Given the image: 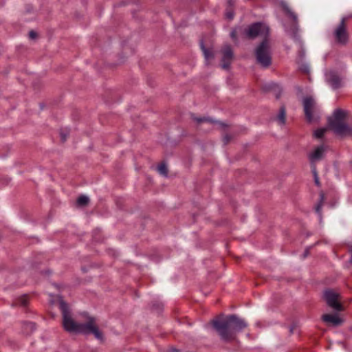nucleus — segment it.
Masks as SVG:
<instances>
[{
	"label": "nucleus",
	"instance_id": "1a4fd4ad",
	"mask_svg": "<svg viewBox=\"0 0 352 352\" xmlns=\"http://www.w3.org/2000/svg\"><path fill=\"white\" fill-rule=\"evenodd\" d=\"M222 54L221 67L223 69H228L233 57V52L231 47L229 45H226L222 49Z\"/></svg>",
	"mask_w": 352,
	"mask_h": 352
},
{
	"label": "nucleus",
	"instance_id": "4be33fe9",
	"mask_svg": "<svg viewBox=\"0 0 352 352\" xmlns=\"http://www.w3.org/2000/svg\"><path fill=\"white\" fill-rule=\"evenodd\" d=\"M60 139L63 142H65L67 136H68V131L66 130L65 131L61 130L60 132Z\"/></svg>",
	"mask_w": 352,
	"mask_h": 352
},
{
	"label": "nucleus",
	"instance_id": "b1692460",
	"mask_svg": "<svg viewBox=\"0 0 352 352\" xmlns=\"http://www.w3.org/2000/svg\"><path fill=\"white\" fill-rule=\"evenodd\" d=\"M226 16L229 20H232L234 18V12L232 10H228L226 13Z\"/></svg>",
	"mask_w": 352,
	"mask_h": 352
},
{
	"label": "nucleus",
	"instance_id": "7ed1b4c3",
	"mask_svg": "<svg viewBox=\"0 0 352 352\" xmlns=\"http://www.w3.org/2000/svg\"><path fill=\"white\" fill-rule=\"evenodd\" d=\"M212 325L224 341L234 338V331H240L247 327L245 321L236 315L228 316L226 318H217Z\"/></svg>",
	"mask_w": 352,
	"mask_h": 352
},
{
	"label": "nucleus",
	"instance_id": "4468645a",
	"mask_svg": "<svg viewBox=\"0 0 352 352\" xmlns=\"http://www.w3.org/2000/svg\"><path fill=\"white\" fill-rule=\"evenodd\" d=\"M201 48L202 50L206 62H208L210 59H212L214 58L213 53L208 50L207 48H206L203 42L201 43Z\"/></svg>",
	"mask_w": 352,
	"mask_h": 352
},
{
	"label": "nucleus",
	"instance_id": "5701e85b",
	"mask_svg": "<svg viewBox=\"0 0 352 352\" xmlns=\"http://www.w3.org/2000/svg\"><path fill=\"white\" fill-rule=\"evenodd\" d=\"M299 69L304 73H308L309 72V66L307 64H303L299 67Z\"/></svg>",
	"mask_w": 352,
	"mask_h": 352
},
{
	"label": "nucleus",
	"instance_id": "bb28decb",
	"mask_svg": "<svg viewBox=\"0 0 352 352\" xmlns=\"http://www.w3.org/2000/svg\"><path fill=\"white\" fill-rule=\"evenodd\" d=\"M26 325H27V327H29L30 329H34V328H35V325H34V323H32V322H28V323L26 324Z\"/></svg>",
	"mask_w": 352,
	"mask_h": 352
},
{
	"label": "nucleus",
	"instance_id": "c756f323",
	"mask_svg": "<svg viewBox=\"0 0 352 352\" xmlns=\"http://www.w3.org/2000/svg\"><path fill=\"white\" fill-rule=\"evenodd\" d=\"M290 332L292 333L293 332V327H291L290 328Z\"/></svg>",
	"mask_w": 352,
	"mask_h": 352
},
{
	"label": "nucleus",
	"instance_id": "f257e3e1",
	"mask_svg": "<svg viewBox=\"0 0 352 352\" xmlns=\"http://www.w3.org/2000/svg\"><path fill=\"white\" fill-rule=\"evenodd\" d=\"M59 306L63 314V324L67 331L85 335L93 334L96 338L102 339V333L97 327L94 318L88 317L85 323L76 322L72 318L69 307L65 301L60 300Z\"/></svg>",
	"mask_w": 352,
	"mask_h": 352
},
{
	"label": "nucleus",
	"instance_id": "423d86ee",
	"mask_svg": "<svg viewBox=\"0 0 352 352\" xmlns=\"http://www.w3.org/2000/svg\"><path fill=\"white\" fill-rule=\"evenodd\" d=\"M324 298L329 307L336 311L342 310V306L338 302L339 295L337 293L331 289H327L324 292Z\"/></svg>",
	"mask_w": 352,
	"mask_h": 352
},
{
	"label": "nucleus",
	"instance_id": "f8f14e48",
	"mask_svg": "<svg viewBox=\"0 0 352 352\" xmlns=\"http://www.w3.org/2000/svg\"><path fill=\"white\" fill-rule=\"evenodd\" d=\"M322 320L328 323H331L335 326L342 323V320L338 317V314H324L322 316Z\"/></svg>",
	"mask_w": 352,
	"mask_h": 352
},
{
	"label": "nucleus",
	"instance_id": "f03ea898",
	"mask_svg": "<svg viewBox=\"0 0 352 352\" xmlns=\"http://www.w3.org/2000/svg\"><path fill=\"white\" fill-rule=\"evenodd\" d=\"M247 36L254 38L256 36H263L265 39L255 50V56L257 63L263 67H267L271 64V53L270 45L266 37L269 34V28L263 23L252 24L245 30Z\"/></svg>",
	"mask_w": 352,
	"mask_h": 352
},
{
	"label": "nucleus",
	"instance_id": "2eb2a0df",
	"mask_svg": "<svg viewBox=\"0 0 352 352\" xmlns=\"http://www.w3.org/2000/svg\"><path fill=\"white\" fill-rule=\"evenodd\" d=\"M277 120L280 125H283L285 123V109L284 107L280 108L277 116Z\"/></svg>",
	"mask_w": 352,
	"mask_h": 352
},
{
	"label": "nucleus",
	"instance_id": "6ab92c4d",
	"mask_svg": "<svg viewBox=\"0 0 352 352\" xmlns=\"http://www.w3.org/2000/svg\"><path fill=\"white\" fill-rule=\"evenodd\" d=\"M89 202V197L86 195H81L77 199L79 206H85Z\"/></svg>",
	"mask_w": 352,
	"mask_h": 352
},
{
	"label": "nucleus",
	"instance_id": "f3484780",
	"mask_svg": "<svg viewBox=\"0 0 352 352\" xmlns=\"http://www.w3.org/2000/svg\"><path fill=\"white\" fill-rule=\"evenodd\" d=\"M324 199V194L321 192L320 195V201L316 207V212L318 214L320 218H321L320 211H321V208H322V206Z\"/></svg>",
	"mask_w": 352,
	"mask_h": 352
},
{
	"label": "nucleus",
	"instance_id": "9b49d317",
	"mask_svg": "<svg viewBox=\"0 0 352 352\" xmlns=\"http://www.w3.org/2000/svg\"><path fill=\"white\" fill-rule=\"evenodd\" d=\"M344 18L342 19L340 24L335 31L336 38L340 43H345L348 39L347 33L344 27Z\"/></svg>",
	"mask_w": 352,
	"mask_h": 352
},
{
	"label": "nucleus",
	"instance_id": "a211bd4d",
	"mask_svg": "<svg viewBox=\"0 0 352 352\" xmlns=\"http://www.w3.org/2000/svg\"><path fill=\"white\" fill-rule=\"evenodd\" d=\"M28 296L23 295V296L19 297V298L16 300L15 303L19 305L26 306L28 304Z\"/></svg>",
	"mask_w": 352,
	"mask_h": 352
},
{
	"label": "nucleus",
	"instance_id": "ddd939ff",
	"mask_svg": "<svg viewBox=\"0 0 352 352\" xmlns=\"http://www.w3.org/2000/svg\"><path fill=\"white\" fill-rule=\"evenodd\" d=\"M194 120H195L198 123H202V122H208L210 124H217L221 127H224L226 124L221 122H219L218 120H213L212 118H208V117H199L193 118Z\"/></svg>",
	"mask_w": 352,
	"mask_h": 352
},
{
	"label": "nucleus",
	"instance_id": "c85d7f7f",
	"mask_svg": "<svg viewBox=\"0 0 352 352\" xmlns=\"http://www.w3.org/2000/svg\"><path fill=\"white\" fill-rule=\"evenodd\" d=\"M228 3L230 5V6H232L234 4V1L233 0H228Z\"/></svg>",
	"mask_w": 352,
	"mask_h": 352
},
{
	"label": "nucleus",
	"instance_id": "0eeeda50",
	"mask_svg": "<svg viewBox=\"0 0 352 352\" xmlns=\"http://www.w3.org/2000/svg\"><path fill=\"white\" fill-rule=\"evenodd\" d=\"M327 149V146L321 144L316 147L314 151L309 154V159L311 164V167L315 166L314 164L316 162L321 160L324 157Z\"/></svg>",
	"mask_w": 352,
	"mask_h": 352
},
{
	"label": "nucleus",
	"instance_id": "7c9ffc66",
	"mask_svg": "<svg viewBox=\"0 0 352 352\" xmlns=\"http://www.w3.org/2000/svg\"><path fill=\"white\" fill-rule=\"evenodd\" d=\"M173 352H177V349H173Z\"/></svg>",
	"mask_w": 352,
	"mask_h": 352
},
{
	"label": "nucleus",
	"instance_id": "39448f33",
	"mask_svg": "<svg viewBox=\"0 0 352 352\" xmlns=\"http://www.w3.org/2000/svg\"><path fill=\"white\" fill-rule=\"evenodd\" d=\"M281 6L287 14L292 19L294 22V24L292 26L291 28H288L285 26V30L286 32L289 34L295 41H298V25H297V15L293 12L288 7L286 3L282 1Z\"/></svg>",
	"mask_w": 352,
	"mask_h": 352
},
{
	"label": "nucleus",
	"instance_id": "20e7f679",
	"mask_svg": "<svg viewBox=\"0 0 352 352\" xmlns=\"http://www.w3.org/2000/svg\"><path fill=\"white\" fill-rule=\"evenodd\" d=\"M344 112L341 109H336L333 113V118L329 120V126L339 135L352 134V129L343 122Z\"/></svg>",
	"mask_w": 352,
	"mask_h": 352
},
{
	"label": "nucleus",
	"instance_id": "a878e982",
	"mask_svg": "<svg viewBox=\"0 0 352 352\" xmlns=\"http://www.w3.org/2000/svg\"><path fill=\"white\" fill-rule=\"evenodd\" d=\"M230 37L233 39V40H236V30H232L231 32H230Z\"/></svg>",
	"mask_w": 352,
	"mask_h": 352
},
{
	"label": "nucleus",
	"instance_id": "cd10ccee",
	"mask_svg": "<svg viewBox=\"0 0 352 352\" xmlns=\"http://www.w3.org/2000/svg\"><path fill=\"white\" fill-rule=\"evenodd\" d=\"M308 255V250H307L303 254V258H305Z\"/></svg>",
	"mask_w": 352,
	"mask_h": 352
},
{
	"label": "nucleus",
	"instance_id": "9d476101",
	"mask_svg": "<svg viewBox=\"0 0 352 352\" xmlns=\"http://www.w3.org/2000/svg\"><path fill=\"white\" fill-rule=\"evenodd\" d=\"M315 101L311 97H307L303 100L304 111L307 119L311 122L313 120L312 111L315 107Z\"/></svg>",
	"mask_w": 352,
	"mask_h": 352
},
{
	"label": "nucleus",
	"instance_id": "6e6552de",
	"mask_svg": "<svg viewBox=\"0 0 352 352\" xmlns=\"http://www.w3.org/2000/svg\"><path fill=\"white\" fill-rule=\"evenodd\" d=\"M325 80L333 89H338L342 86V78L335 71L325 73Z\"/></svg>",
	"mask_w": 352,
	"mask_h": 352
},
{
	"label": "nucleus",
	"instance_id": "aec40b11",
	"mask_svg": "<svg viewBox=\"0 0 352 352\" xmlns=\"http://www.w3.org/2000/svg\"><path fill=\"white\" fill-rule=\"evenodd\" d=\"M327 129L326 128H320L315 131L314 132V136L317 138H321L324 133L326 132Z\"/></svg>",
	"mask_w": 352,
	"mask_h": 352
},
{
	"label": "nucleus",
	"instance_id": "393cba45",
	"mask_svg": "<svg viewBox=\"0 0 352 352\" xmlns=\"http://www.w3.org/2000/svg\"><path fill=\"white\" fill-rule=\"evenodd\" d=\"M29 36L30 38L34 39L36 37V33L34 31H30L29 32Z\"/></svg>",
	"mask_w": 352,
	"mask_h": 352
},
{
	"label": "nucleus",
	"instance_id": "dca6fc26",
	"mask_svg": "<svg viewBox=\"0 0 352 352\" xmlns=\"http://www.w3.org/2000/svg\"><path fill=\"white\" fill-rule=\"evenodd\" d=\"M157 171L161 175L164 177H167L168 175V169L166 165L164 163L160 164L157 166Z\"/></svg>",
	"mask_w": 352,
	"mask_h": 352
},
{
	"label": "nucleus",
	"instance_id": "412c9836",
	"mask_svg": "<svg viewBox=\"0 0 352 352\" xmlns=\"http://www.w3.org/2000/svg\"><path fill=\"white\" fill-rule=\"evenodd\" d=\"M312 172H313V174H314L315 184L317 186H319L320 185L319 178H318V174H317L315 166H312Z\"/></svg>",
	"mask_w": 352,
	"mask_h": 352
}]
</instances>
